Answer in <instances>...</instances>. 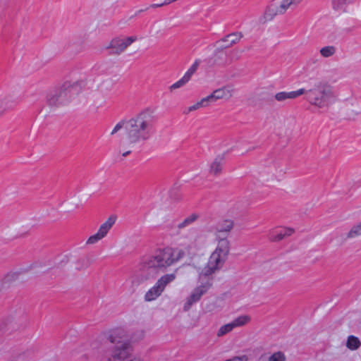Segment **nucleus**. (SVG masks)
<instances>
[{
    "label": "nucleus",
    "mask_w": 361,
    "mask_h": 361,
    "mask_svg": "<svg viewBox=\"0 0 361 361\" xmlns=\"http://www.w3.org/2000/svg\"><path fill=\"white\" fill-rule=\"evenodd\" d=\"M153 112L145 109L125 121V138L123 146L133 149L152 135L154 123Z\"/></svg>",
    "instance_id": "nucleus-1"
},
{
    "label": "nucleus",
    "mask_w": 361,
    "mask_h": 361,
    "mask_svg": "<svg viewBox=\"0 0 361 361\" xmlns=\"http://www.w3.org/2000/svg\"><path fill=\"white\" fill-rule=\"evenodd\" d=\"M176 250L171 247L157 249L151 255L145 258L141 263V270L146 273L143 280L154 278L158 273L164 272L167 268L178 261L180 257H175Z\"/></svg>",
    "instance_id": "nucleus-2"
},
{
    "label": "nucleus",
    "mask_w": 361,
    "mask_h": 361,
    "mask_svg": "<svg viewBox=\"0 0 361 361\" xmlns=\"http://www.w3.org/2000/svg\"><path fill=\"white\" fill-rule=\"evenodd\" d=\"M86 86V81L80 79L66 81L55 87L47 94L46 103L51 108H59L66 105Z\"/></svg>",
    "instance_id": "nucleus-3"
},
{
    "label": "nucleus",
    "mask_w": 361,
    "mask_h": 361,
    "mask_svg": "<svg viewBox=\"0 0 361 361\" xmlns=\"http://www.w3.org/2000/svg\"><path fill=\"white\" fill-rule=\"evenodd\" d=\"M108 340L112 344L110 348L111 357L118 361H124L133 352L130 336L123 329H115L110 331Z\"/></svg>",
    "instance_id": "nucleus-4"
},
{
    "label": "nucleus",
    "mask_w": 361,
    "mask_h": 361,
    "mask_svg": "<svg viewBox=\"0 0 361 361\" xmlns=\"http://www.w3.org/2000/svg\"><path fill=\"white\" fill-rule=\"evenodd\" d=\"M334 97L332 87L326 82L315 80L308 87L307 102L318 108L329 106V100Z\"/></svg>",
    "instance_id": "nucleus-5"
},
{
    "label": "nucleus",
    "mask_w": 361,
    "mask_h": 361,
    "mask_svg": "<svg viewBox=\"0 0 361 361\" xmlns=\"http://www.w3.org/2000/svg\"><path fill=\"white\" fill-rule=\"evenodd\" d=\"M26 322V314L23 310L18 309L11 312L0 325V330L15 331L23 326Z\"/></svg>",
    "instance_id": "nucleus-6"
},
{
    "label": "nucleus",
    "mask_w": 361,
    "mask_h": 361,
    "mask_svg": "<svg viewBox=\"0 0 361 361\" xmlns=\"http://www.w3.org/2000/svg\"><path fill=\"white\" fill-rule=\"evenodd\" d=\"M226 260L227 259L219 256V255L212 253L207 265L199 274V280H202L203 278L212 279V276L223 267Z\"/></svg>",
    "instance_id": "nucleus-7"
},
{
    "label": "nucleus",
    "mask_w": 361,
    "mask_h": 361,
    "mask_svg": "<svg viewBox=\"0 0 361 361\" xmlns=\"http://www.w3.org/2000/svg\"><path fill=\"white\" fill-rule=\"evenodd\" d=\"M200 281H201V284L195 288L187 298L186 302L183 306V310L185 312L188 311L194 303L198 302L202 296L205 294L212 286V279H207L204 282L203 281L204 279Z\"/></svg>",
    "instance_id": "nucleus-8"
},
{
    "label": "nucleus",
    "mask_w": 361,
    "mask_h": 361,
    "mask_svg": "<svg viewBox=\"0 0 361 361\" xmlns=\"http://www.w3.org/2000/svg\"><path fill=\"white\" fill-rule=\"evenodd\" d=\"M137 40V37L135 35L126 37H114L110 41L105 49H111L112 54L120 55Z\"/></svg>",
    "instance_id": "nucleus-9"
},
{
    "label": "nucleus",
    "mask_w": 361,
    "mask_h": 361,
    "mask_svg": "<svg viewBox=\"0 0 361 361\" xmlns=\"http://www.w3.org/2000/svg\"><path fill=\"white\" fill-rule=\"evenodd\" d=\"M116 219L117 217L116 215L109 216L106 221L101 224L97 232L89 237L86 243L87 245H93L105 238L109 231L115 224Z\"/></svg>",
    "instance_id": "nucleus-10"
},
{
    "label": "nucleus",
    "mask_w": 361,
    "mask_h": 361,
    "mask_svg": "<svg viewBox=\"0 0 361 361\" xmlns=\"http://www.w3.org/2000/svg\"><path fill=\"white\" fill-rule=\"evenodd\" d=\"M282 15L279 6H277L274 1H273L269 5H268L263 13V16L260 18V22L265 23L268 21L272 20L276 16Z\"/></svg>",
    "instance_id": "nucleus-11"
},
{
    "label": "nucleus",
    "mask_w": 361,
    "mask_h": 361,
    "mask_svg": "<svg viewBox=\"0 0 361 361\" xmlns=\"http://www.w3.org/2000/svg\"><path fill=\"white\" fill-rule=\"evenodd\" d=\"M243 35L240 32H235L228 34L216 42L217 44L225 42V45L221 46V49H226L232 47L233 44H237L243 38Z\"/></svg>",
    "instance_id": "nucleus-12"
},
{
    "label": "nucleus",
    "mask_w": 361,
    "mask_h": 361,
    "mask_svg": "<svg viewBox=\"0 0 361 361\" xmlns=\"http://www.w3.org/2000/svg\"><path fill=\"white\" fill-rule=\"evenodd\" d=\"M199 219L200 215L197 213L190 214L175 226L176 233L181 234L184 230L195 223Z\"/></svg>",
    "instance_id": "nucleus-13"
},
{
    "label": "nucleus",
    "mask_w": 361,
    "mask_h": 361,
    "mask_svg": "<svg viewBox=\"0 0 361 361\" xmlns=\"http://www.w3.org/2000/svg\"><path fill=\"white\" fill-rule=\"evenodd\" d=\"M230 252V242L226 238H219L217 246L214 251L212 252L216 255L228 259Z\"/></svg>",
    "instance_id": "nucleus-14"
},
{
    "label": "nucleus",
    "mask_w": 361,
    "mask_h": 361,
    "mask_svg": "<svg viewBox=\"0 0 361 361\" xmlns=\"http://www.w3.org/2000/svg\"><path fill=\"white\" fill-rule=\"evenodd\" d=\"M224 162V156L223 154L218 155L214 161L212 162L209 167V173L214 176H217L221 173L222 171V166Z\"/></svg>",
    "instance_id": "nucleus-15"
},
{
    "label": "nucleus",
    "mask_w": 361,
    "mask_h": 361,
    "mask_svg": "<svg viewBox=\"0 0 361 361\" xmlns=\"http://www.w3.org/2000/svg\"><path fill=\"white\" fill-rule=\"evenodd\" d=\"M294 232L293 228H284L280 231H272L269 233V238L271 241L278 242L284 238L291 235Z\"/></svg>",
    "instance_id": "nucleus-16"
},
{
    "label": "nucleus",
    "mask_w": 361,
    "mask_h": 361,
    "mask_svg": "<svg viewBox=\"0 0 361 361\" xmlns=\"http://www.w3.org/2000/svg\"><path fill=\"white\" fill-rule=\"evenodd\" d=\"M21 271L9 272L1 279V284L3 288H8L13 282L18 279Z\"/></svg>",
    "instance_id": "nucleus-17"
},
{
    "label": "nucleus",
    "mask_w": 361,
    "mask_h": 361,
    "mask_svg": "<svg viewBox=\"0 0 361 361\" xmlns=\"http://www.w3.org/2000/svg\"><path fill=\"white\" fill-rule=\"evenodd\" d=\"M162 292L163 290L156 283L155 285L145 293V300L148 302L152 301L161 295Z\"/></svg>",
    "instance_id": "nucleus-18"
},
{
    "label": "nucleus",
    "mask_w": 361,
    "mask_h": 361,
    "mask_svg": "<svg viewBox=\"0 0 361 361\" xmlns=\"http://www.w3.org/2000/svg\"><path fill=\"white\" fill-rule=\"evenodd\" d=\"M302 1V0H281L280 4L279 5V8L281 12V14L283 15L289 8L295 7L299 5Z\"/></svg>",
    "instance_id": "nucleus-19"
},
{
    "label": "nucleus",
    "mask_w": 361,
    "mask_h": 361,
    "mask_svg": "<svg viewBox=\"0 0 361 361\" xmlns=\"http://www.w3.org/2000/svg\"><path fill=\"white\" fill-rule=\"evenodd\" d=\"M214 92L219 99H229L233 96V89L229 86H224L214 90Z\"/></svg>",
    "instance_id": "nucleus-20"
},
{
    "label": "nucleus",
    "mask_w": 361,
    "mask_h": 361,
    "mask_svg": "<svg viewBox=\"0 0 361 361\" xmlns=\"http://www.w3.org/2000/svg\"><path fill=\"white\" fill-rule=\"evenodd\" d=\"M234 226V222L230 219H226L219 223L216 226V233H229Z\"/></svg>",
    "instance_id": "nucleus-21"
},
{
    "label": "nucleus",
    "mask_w": 361,
    "mask_h": 361,
    "mask_svg": "<svg viewBox=\"0 0 361 361\" xmlns=\"http://www.w3.org/2000/svg\"><path fill=\"white\" fill-rule=\"evenodd\" d=\"M176 279V274H167L162 276L157 281V283L161 288V289L164 291L166 286L173 281Z\"/></svg>",
    "instance_id": "nucleus-22"
},
{
    "label": "nucleus",
    "mask_w": 361,
    "mask_h": 361,
    "mask_svg": "<svg viewBox=\"0 0 361 361\" xmlns=\"http://www.w3.org/2000/svg\"><path fill=\"white\" fill-rule=\"evenodd\" d=\"M92 262V259L89 256L81 257L75 262V268L78 270L87 269L91 265Z\"/></svg>",
    "instance_id": "nucleus-23"
},
{
    "label": "nucleus",
    "mask_w": 361,
    "mask_h": 361,
    "mask_svg": "<svg viewBox=\"0 0 361 361\" xmlns=\"http://www.w3.org/2000/svg\"><path fill=\"white\" fill-rule=\"evenodd\" d=\"M361 235V221L353 225L345 235V239H353Z\"/></svg>",
    "instance_id": "nucleus-24"
},
{
    "label": "nucleus",
    "mask_w": 361,
    "mask_h": 361,
    "mask_svg": "<svg viewBox=\"0 0 361 361\" xmlns=\"http://www.w3.org/2000/svg\"><path fill=\"white\" fill-rule=\"evenodd\" d=\"M361 345V342L360 339L355 336H349L348 337L347 341H346V347L351 350H357Z\"/></svg>",
    "instance_id": "nucleus-25"
},
{
    "label": "nucleus",
    "mask_w": 361,
    "mask_h": 361,
    "mask_svg": "<svg viewBox=\"0 0 361 361\" xmlns=\"http://www.w3.org/2000/svg\"><path fill=\"white\" fill-rule=\"evenodd\" d=\"M251 320V318L248 315H241L238 317L237 318L234 319L231 324L233 325V328L240 327L243 326L245 324H247L248 322H250Z\"/></svg>",
    "instance_id": "nucleus-26"
},
{
    "label": "nucleus",
    "mask_w": 361,
    "mask_h": 361,
    "mask_svg": "<svg viewBox=\"0 0 361 361\" xmlns=\"http://www.w3.org/2000/svg\"><path fill=\"white\" fill-rule=\"evenodd\" d=\"M336 53V47L333 45H329L322 47L319 49L320 55L324 58H329L335 55Z\"/></svg>",
    "instance_id": "nucleus-27"
},
{
    "label": "nucleus",
    "mask_w": 361,
    "mask_h": 361,
    "mask_svg": "<svg viewBox=\"0 0 361 361\" xmlns=\"http://www.w3.org/2000/svg\"><path fill=\"white\" fill-rule=\"evenodd\" d=\"M274 99L279 102L293 99L291 92H279L274 95Z\"/></svg>",
    "instance_id": "nucleus-28"
},
{
    "label": "nucleus",
    "mask_w": 361,
    "mask_h": 361,
    "mask_svg": "<svg viewBox=\"0 0 361 361\" xmlns=\"http://www.w3.org/2000/svg\"><path fill=\"white\" fill-rule=\"evenodd\" d=\"M200 60L196 59L195 62L192 63V65L189 68V69L185 72L184 75L189 80L191 79V77L192 75L197 71L200 64Z\"/></svg>",
    "instance_id": "nucleus-29"
},
{
    "label": "nucleus",
    "mask_w": 361,
    "mask_h": 361,
    "mask_svg": "<svg viewBox=\"0 0 361 361\" xmlns=\"http://www.w3.org/2000/svg\"><path fill=\"white\" fill-rule=\"evenodd\" d=\"M233 329V325H232L231 322L224 324L219 328L216 335L218 337H221L226 335V334L232 331Z\"/></svg>",
    "instance_id": "nucleus-30"
},
{
    "label": "nucleus",
    "mask_w": 361,
    "mask_h": 361,
    "mask_svg": "<svg viewBox=\"0 0 361 361\" xmlns=\"http://www.w3.org/2000/svg\"><path fill=\"white\" fill-rule=\"evenodd\" d=\"M190 81L185 75H183L179 80L171 85L169 89L171 92L173 91L176 89L180 88L184 86L187 82Z\"/></svg>",
    "instance_id": "nucleus-31"
},
{
    "label": "nucleus",
    "mask_w": 361,
    "mask_h": 361,
    "mask_svg": "<svg viewBox=\"0 0 361 361\" xmlns=\"http://www.w3.org/2000/svg\"><path fill=\"white\" fill-rule=\"evenodd\" d=\"M7 361H27V357L25 352H18L14 353L11 358Z\"/></svg>",
    "instance_id": "nucleus-32"
},
{
    "label": "nucleus",
    "mask_w": 361,
    "mask_h": 361,
    "mask_svg": "<svg viewBox=\"0 0 361 361\" xmlns=\"http://www.w3.org/2000/svg\"><path fill=\"white\" fill-rule=\"evenodd\" d=\"M286 355L281 351H278L272 354L268 359V361H286Z\"/></svg>",
    "instance_id": "nucleus-33"
},
{
    "label": "nucleus",
    "mask_w": 361,
    "mask_h": 361,
    "mask_svg": "<svg viewBox=\"0 0 361 361\" xmlns=\"http://www.w3.org/2000/svg\"><path fill=\"white\" fill-rule=\"evenodd\" d=\"M202 107H207L203 99H202L200 101L197 102L195 104L189 106L187 109V111H184L185 114H189L191 111H196Z\"/></svg>",
    "instance_id": "nucleus-34"
},
{
    "label": "nucleus",
    "mask_w": 361,
    "mask_h": 361,
    "mask_svg": "<svg viewBox=\"0 0 361 361\" xmlns=\"http://www.w3.org/2000/svg\"><path fill=\"white\" fill-rule=\"evenodd\" d=\"M206 106H209L211 103L216 102L219 99L217 98L215 92L213 91L209 95L202 98Z\"/></svg>",
    "instance_id": "nucleus-35"
},
{
    "label": "nucleus",
    "mask_w": 361,
    "mask_h": 361,
    "mask_svg": "<svg viewBox=\"0 0 361 361\" xmlns=\"http://www.w3.org/2000/svg\"><path fill=\"white\" fill-rule=\"evenodd\" d=\"M307 91H308V88L307 89L300 88L296 91H292L291 93H292L293 99L302 95V94H305V99L307 101Z\"/></svg>",
    "instance_id": "nucleus-36"
},
{
    "label": "nucleus",
    "mask_w": 361,
    "mask_h": 361,
    "mask_svg": "<svg viewBox=\"0 0 361 361\" xmlns=\"http://www.w3.org/2000/svg\"><path fill=\"white\" fill-rule=\"evenodd\" d=\"M214 65H221V60L223 59L222 54H221V51L219 49H216L214 51Z\"/></svg>",
    "instance_id": "nucleus-37"
},
{
    "label": "nucleus",
    "mask_w": 361,
    "mask_h": 361,
    "mask_svg": "<svg viewBox=\"0 0 361 361\" xmlns=\"http://www.w3.org/2000/svg\"><path fill=\"white\" fill-rule=\"evenodd\" d=\"M125 121H122L119 123H118L115 127L114 128V129L112 130L111 133V135H114L115 133H116L118 131H119L122 128H124L125 129Z\"/></svg>",
    "instance_id": "nucleus-38"
},
{
    "label": "nucleus",
    "mask_w": 361,
    "mask_h": 361,
    "mask_svg": "<svg viewBox=\"0 0 361 361\" xmlns=\"http://www.w3.org/2000/svg\"><path fill=\"white\" fill-rule=\"evenodd\" d=\"M124 361H145L143 358L138 355H135L133 353L126 358Z\"/></svg>",
    "instance_id": "nucleus-39"
},
{
    "label": "nucleus",
    "mask_w": 361,
    "mask_h": 361,
    "mask_svg": "<svg viewBox=\"0 0 361 361\" xmlns=\"http://www.w3.org/2000/svg\"><path fill=\"white\" fill-rule=\"evenodd\" d=\"M240 53L241 51L237 49H233L232 51H231V54H232V59H234V60H238L240 57Z\"/></svg>",
    "instance_id": "nucleus-40"
},
{
    "label": "nucleus",
    "mask_w": 361,
    "mask_h": 361,
    "mask_svg": "<svg viewBox=\"0 0 361 361\" xmlns=\"http://www.w3.org/2000/svg\"><path fill=\"white\" fill-rule=\"evenodd\" d=\"M356 1V0H339L338 5H347V4H353Z\"/></svg>",
    "instance_id": "nucleus-41"
},
{
    "label": "nucleus",
    "mask_w": 361,
    "mask_h": 361,
    "mask_svg": "<svg viewBox=\"0 0 361 361\" xmlns=\"http://www.w3.org/2000/svg\"><path fill=\"white\" fill-rule=\"evenodd\" d=\"M166 4H164V2L161 3V4H153L150 6V8H159V7H161L163 6H165Z\"/></svg>",
    "instance_id": "nucleus-42"
},
{
    "label": "nucleus",
    "mask_w": 361,
    "mask_h": 361,
    "mask_svg": "<svg viewBox=\"0 0 361 361\" xmlns=\"http://www.w3.org/2000/svg\"><path fill=\"white\" fill-rule=\"evenodd\" d=\"M128 149H128V151H126V152H123V153L122 154V156H123V157H126V156H128V154H130L131 153V149H130V148H128Z\"/></svg>",
    "instance_id": "nucleus-43"
},
{
    "label": "nucleus",
    "mask_w": 361,
    "mask_h": 361,
    "mask_svg": "<svg viewBox=\"0 0 361 361\" xmlns=\"http://www.w3.org/2000/svg\"><path fill=\"white\" fill-rule=\"evenodd\" d=\"M106 361H112V360L111 358H108Z\"/></svg>",
    "instance_id": "nucleus-44"
}]
</instances>
